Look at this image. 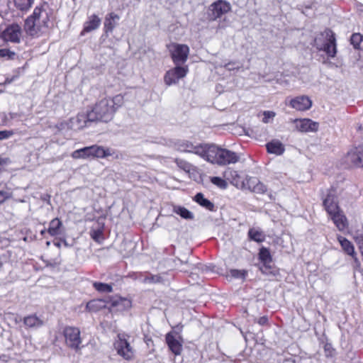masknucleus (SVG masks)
<instances>
[{
  "instance_id": "nucleus-23",
  "label": "nucleus",
  "mask_w": 363,
  "mask_h": 363,
  "mask_svg": "<svg viewBox=\"0 0 363 363\" xmlns=\"http://www.w3.org/2000/svg\"><path fill=\"white\" fill-rule=\"evenodd\" d=\"M247 185L252 191L257 194H263L267 191L266 186L255 177L250 178L247 180Z\"/></svg>"
},
{
  "instance_id": "nucleus-42",
  "label": "nucleus",
  "mask_w": 363,
  "mask_h": 363,
  "mask_svg": "<svg viewBox=\"0 0 363 363\" xmlns=\"http://www.w3.org/2000/svg\"><path fill=\"white\" fill-rule=\"evenodd\" d=\"M263 116L264 117L262 118V122L264 123H269L270 119H273L275 117L276 113L272 111H264L263 112Z\"/></svg>"
},
{
  "instance_id": "nucleus-6",
  "label": "nucleus",
  "mask_w": 363,
  "mask_h": 363,
  "mask_svg": "<svg viewBox=\"0 0 363 363\" xmlns=\"http://www.w3.org/2000/svg\"><path fill=\"white\" fill-rule=\"evenodd\" d=\"M66 345L71 350L78 351L81 349L82 339L78 328L67 326L63 330Z\"/></svg>"
},
{
  "instance_id": "nucleus-53",
  "label": "nucleus",
  "mask_w": 363,
  "mask_h": 363,
  "mask_svg": "<svg viewBox=\"0 0 363 363\" xmlns=\"http://www.w3.org/2000/svg\"><path fill=\"white\" fill-rule=\"evenodd\" d=\"M226 67H228V69H231V67H230V64L225 65Z\"/></svg>"
},
{
  "instance_id": "nucleus-48",
  "label": "nucleus",
  "mask_w": 363,
  "mask_h": 363,
  "mask_svg": "<svg viewBox=\"0 0 363 363\" xmlns=\"http://www.w3.org/2000/svg\"><path fill=\"white\" fill-rule=\"evenodd\" d=\"M56 127L59 130H64L65 128L69 129L68 128V121L60 122L57 124Z\"/></svg>"
},
{
  "instance_id": "nucleus-34",
  "label": "nucleus",
  "mask_w": 363,
  "mask_h": 363,
  "mask_svg": "<svg viewBox=\"0 0 363 363\" xmlns=\"http://www.w3.org/2000/svg\"><path fill=\"white\" fill-rule=\"evenodd\" d=\"M350 43L355 49L363 48V35L360 33H354L350 38Z\"/></svg>"
},
{
  "instance_id": "nucleus-55",
  "label": "nucleus",
  "mask_w": 363,
  "mask_h": 363,
  "mask_svg": "<svg viewBox=\"0 0 363 363\" xmlns=\"http://www.w3.org/2000/svg\"><path fill=\"white\" fill-rule=\"evenodd\" d=\"M327 355H332L331 352H329V353H328V354H327Z\"/></svg>"
},
{
  "instance_id": "nucleus-20",
  "label": "nucleus",
  "mask_w": 363,
  "mask_h": 363,
  "mask_svg": "<svg viewBox=\"0 0 363 363\" xmlns=\"http://www.w3.org/2000/svg\"><path fill=\"white\" fill-rule=\"evenodd\" d=\"M330 217L339 230L343 231L348 227L347 219L342 211Z\"/></svg>"
},
{
  "instance_id": "nucleus-5",
  "label": "nucleus",
  "mask_w": 363,
  "mask_h": 363,
  "mask_svg": "<svg viewBox=\"0 0 363 363\" xmlns=\"http://www.w3.org/2000/svg\"><path fill=\"white\" fill-rule=\"evenodd\" d=\"M110 155L111 153L108 149L96 145L76 150L71 154L72 157L76 160L105 158Z\"/></svg>"
},
{
  "instance_id": "nucleus-36",
  "label": "nucleus",
  "mask_w": 363,
  "mask_h": 363,
  "mask_svg": "<svg viewBox=\"0 0 363 363\" xmlns=\"http://www.w3.org/2000/svg\"><path fill=\"white\" fill-rule=\"evenodd\" d=\"M13 192L11 188L6 186L4 189L0 190V204L12 197Z\"/></svg>"
},
{
  "instance_id": "nucleus-3",
  "label": "nucleus",
  "mask_w": 363,
  "mask_h": 363,
  "mask_svg": "<svg viewBox=\"0 0 363 363\" xmlns=\"http://www.w3.org/2000/svg\"><path fill=\"white\" fill-rule=\"evenodd\" d=\"M240 157L237 153L221 148L215 145L208 144L204 160L210 163L223 166L235 164Z\"/></svg>"
},
{
  "instance_id": "nucleus-33",
  "label": "nucleus",
  "mask_w": 363,
  "mask_h": 363,
  "mask_svg": "<svg viewBox=\"0 0 363 363\" xmlns=\"http://www.w3.org/2000/svg\"><path fill=\"white\" fill-rule=\"evenodd\" d=\"M259 258L264 264L270 263L272 259L269 250L264 247L259 250Z\"/></svg>"
},
{
  "instance_id": "nucleus-38",
  "label": "nucleus",
  "mask_w": 363,
  "mask_h": 363,
  "mask_svg": "<svg viewBox=\"0 0 363 363\" xmlns=\"http://www.w3.org/2000/svg\"><path fill=\"white\" fill-rule=\"evenodd\" d=\"M91 238L96 242L100 243L104 240L102 229H92L90 232Z\"/></svg>"
},
{
  "instance_id": "nucleus-47",
  "label": "nucleus",
  "mask_w": 363,
  "mask_h": 363,
  "mask_svg": "<svg viewBox=\"0 0 363 363\" xmlns=\"http://www.w3.org/2000/svg\"><path fill=\"white\" fill-rule=\"evenodd\" d=\"M13 135L11 130H1L0 131V140L9 138Z\"/></svg>"
},
{
  "instance_id": "nucleus-29",
  "label": "nucleus",
  "mask_w": 363,
  "mask_h": 363,
  "mask_svg": "<svg viewBox=\"0 0 363 363\" xmlns=\"http://www.w3.org/2000/svg\"><path fill=\"white\" fill-rule=\"evenodd\" d=\"M106 306L105 302L101 299H94L86 303V309L89 312H97Z\"/></svg>"
},
{
  "instance_id": "nucleus-40",
  "label": "nucleus",
  "mask_w": 363,
  "mask_h": 363,
  "mask_svg": "<svg viewBox=\"0 0 363 363\" xmlns=\"http://www.w3.org/2000/svg\"><path fill=\"white\" fill-rule=\"evenodd\" d=\"M211 182L214 185L218 186L220 189H225L228 186L226 181L218 177H213L211 178Z\"/></svg>"
},
{
  "instance_id": "nucleus-14",
  "label": "nucleus",
  "mask_w": 363,
  "mask_h": 363,
  "mask_svg": "<svg viewBox=\"0 0 363 363\" xmlns=\"http://www.w3.org/2000/svg\"><path fill=\"white\" fill-rule=\"evenodd\" d=\"M293 123L296 130L301 133H315L319 128V123L309 118L294 119Z\"/></svg>"
},
{
  "instance_id": "nucleus-56",
  "label": "nucleus",
  "mask_w": 363,
  "mask_h": 363,
  "mask_svg": "<svg viewBox=\"0 0 363 363\" xmlns=\"http://www.w3.org/2000/svg\"><path fill=\"white\" fill-rule=\"evenodd\" d=\"M47 245L49 246L50 245V242H47Z\"/></svg>"
},
{
  "instance_id": "nucleus-43",
  "label": "nucleus",
  "mask_w": 363,
  "mask_h": 363,
  "mask_svg": "<svg viewBox=\"0 0 363 363\" xmlns=\"http://www.w3.org/2000/svg\"><path fill=\"white\" fill-rule=\"evenodd\" d=\"M15 56V52L11 51L9 49H0V57H5L7 59H13Z\"/></svg>"
},
{
  "instance_id": "nucleus-19",
  "label": "nucleus",
  "mask_w": 363,
  "mask_h": 363,
  "mask_svg": "<svg viewBox=\"0 0 363 363\" xmlns=\"http://www.w3.org/2000/svg\"><path fill=\"white\" fill-rule=\"evenodd\" d=\"M266 148L269 153L276 155H281L285 151L284 144L279 140H272L266 144Z\"/></svg>"
},
{
  "instance_id": "nucleus-30",
  "label": "nucleus",
  "mask_w": 363,
  "mask_h": 363,
  "mask_svg": "<svg viewBox=\"0 0 363 363\" xmlns=\"http://www.w3.org/2000/svg\"><path fill=\"white\" fill-rule=\"evenodd\" d=\"M197 203H199L201 206L209 210L213 211L214 208L213 203L210 201L208 199L204 198L203 194L201 193H198L194 196V199Z\"/></svg>"
},
{
  "instance_id": "nucleus-17",
  "label": "nucleus",
  "mask_w": 363,
  "mask_h": 363,
  "mask_svg": "<svg viewBox=\"0 0 363 363\" xmlns=\"http://www.w3.org/2000/svg\"><path fill=\"white\" fill-rule=\"evenodd\" d=\"M289 105L297 111H306L311 107L312 101L306 96H300L292 99Z\"/></svg>"
},
{
  "instance_id": "nucleus-7",
  "label": "nucleus",
  "mask_w": 363,
  "mask_h": 363,
  "mask_svg": "<svg viewBox=\"0 0 363 363\" xmlns=\"http://www.w3.org/2000/svg\"><path fill=\"white\" fill-rule=\"evenodd\" d=\"M114 347L118 355L122 357L125 360H132L135 354V351L123 335L119 334L118 335V340H116Z\"/></svg>"
},
{
  "instance_id": "nucleus-1",
  "label": "nucleus",
  "mask_w": 363,
  "mask_h": 363,
  "mask_svg": "<svg viewBox=\"0 0 363 363\" xmlns=\"http://www.w3.org/2000/svg\"><path fill=\"white\" fill-rule=\"evenodd\" d=\"M123 102V96L121 94L99 100L88 111V118L94 122L108 123L113 118L115 113Z\"/></svg>"
},
{
  "instance_id": "nucleus-44",
  "label": "nucleus",
  "mask_w": 363,
  "mask_h": 363,
  "mask_svg": "<svg viewBox=\"0 0 363 363\" xmlns=\"http://www.w3.org/2000/svg\"><path fill=\"white\" fill-rule=\"evenodd\" d=\"M161 277L158 275H150L145 277L143 279V282L147 283H158L160 282Z\"/></svg>"
},
{
  "instance_id": "nucleus-9",
  "label": "nucleus",
  "mask_w": 363,
  "mask_h": 363,
  "mask_svg": "<svg viewBox=\"0 0 363 363\" xmlns=\"http://www.w3.org/2000/svg\"><path fill=\"white\" fill-rule=\"evenodd\" d=\"M188 72L189 68L187 66L182 67L179 65H176L174 68L168 70L165 73L164 77L165 84L167 86H171L178 83L180 79L186 77Z\"/></svg>"
},
{
  "instance_id": "nucleus-10",
  "label": "nucleus",
  "mask_w": 363,
  "mask_h": 363,
  "mask_svg": "<svg viewBox=\"0 0 363 363\" xmlns=\"http://www.w3.org/2000/svg\"><path fill=\"white\" fill-rule=\"evenodd\" d=\"M345 160L351 166L363 168V143L351 148L347 153Z\"/></svg>"
},
{
  "instance_id": "nucleus-12",
  "label": "nucleus",
  "mask_w": 363,
  "mask_h": 363,
  "mask_svg": "<svg viewBox=\"0 0 363 363\" xmlns=\"http://www.w3.org/2000/svg\"><path fill=\"white\" fill-rule=\"evenodd\" d=\"M208 144L194 145L189 141H182L177 144V149L181 152L194 153L204 160Z\"/></svg>"
},
{
  "instance_id": "nucleus-22",
  "label": "nucleus",
  "mask_w": 363,
  "mask_h": 363,
  "mask_svg": "<svg viewBox=\"0 0 363 363\" xmlns=\"http://www.w3.org/2000/svg\"><path fill=\"white\" fill-rule=\"evenodd\" d=\"M166 341L169 348L174 354H180L182 350V345L171 333L167 334Z\"/></svg>"
},
{
  "instance_id": "nucleus-24",
  "label": "nucleus",
  "mask_w": 363,
  "mask_h": 363,
  "mask_svg": "<svg viewBox=\"0 0 363 363\" xmlns=\"http://www.w3.org/2000/svg\"><path fill=\"white\" fill-rule=\"evenodd\" d=\"M337 239L345 253L350 256H354V247L350 240L341 235H338Z\"/></svg>"
},
{
  "instance_id": "nucleus-37",
  "label": "nucleus",
  "mask_w": 363,
  "mask_h": 363,
  "mask_svg": "<svg viewBox=\"0 0 363 363\" xmlns=\"http://www.w3.org/2000/svg\"><path fill=\"white\" fill-rule=\"evenodd\" d=\"M93 285L95 289L98 291L107 293L112 291V286L109 284L101 282H94Z\"/></svg>"
},
{
  "instance_id": "nucleus-15",
  "label": "nucleus",
  "mask_w": 363,
  "mask_h": 363,
  "mask_svg": "<svg viewBox=\"0 0 363 363\" xmlns=\"http://www.w3.org/2000/svg\"><path fill=\"white\" fill-rule=\"evenodd\" d=\"M21 35V28L18 24L9 26L1 33V37L5 41L15 43L20 42Z\"/></svg>"
},
{
  "instance_id": "nucleus-41",
  "label": "nucleus",
  "mask_w": 363,
  "mask_h": 363,
  "mask_svg": "<svg viewBox=\"0 0 363 363\" xmlns=\"http://www.w3.org/2000/svg\"><path fill=\"white\" fill-rule=\"evenodd\" d=\"M230 275L235 279H245L247 271L244 269H230Z\"/></svg>"
},
{
  "instance_id": "nucleus-45",
  "label": "nucleus",
  "mask_w": 363,
  "mask_h": 363,
  "mask_svg": "<svg viewBox=\"0 0 363 363\" xmlns=\"http://www.w3.org/2000/svg\"><path fill=\"white\" fill-rule=\"evenodd\" d=\"M353 259L352 267L354 272H360L361 271V263L357 257V253L355 252L354 256H351Z\"/></svg>"
},
{
  "instance_id": "nucleus-2",
  "label": "nucleus",
  "mask_w": 363,
  "mask_h": 363,
  "mask_svg": "<svg viewBox=\"0 0 363 363\" xmlns=\"http://www.w3.org/2000/svg\"><path fill=\"white\" fill-rule=\"evenodd\" d=\"M51 18L52 11L49 5L44 2L36 6L33 13L27 18L25 30L30 35H38L48 28Z\"/></svg>"
},
{
  "instance_id": "nucleus-51",
  "label": "nucleus",
  "mask_w": 363,
  "mask_h": 363,
  "mask_svg": "<svg viewBox=\"0 0 363 363\" xmlns=\"http://www.w3.org/2000/svg\"><path fill=\"white\" fill-rule=\"evenodd\" d=\"M55 245L59 248L61 247V244L60 242H55Z\"/></svg>"
},
{
  "instance_id": "nucleus-16",
  "label": "nucleus",
  "mask_w": 363,
  "mask_h": 363,
  "mask_svg": "<svg viewBox=\"0 0 363 363\" xmlns=\"http://www.w3.org/2000/svg\"><path fill=\"white\" fill-rule=\"evenodd\" d=\"M91 122L88 118V112L86 113H78L75 117L71 118L68 121V128L78 130L87 126V123Z\"/></svg>"
},
{
  "instance_id": "nucleus-8",
  "label": "nucleus",
  "mask_w": 363,
  "mask_h": 363,
  "mask_svg": "<svg viewBox=\"0 0 363 363\" xmlns=\"http://www.w3.org/2000/svg\"><path fill=\"white\" fill-rule=\"evenodd\" d=\"M169 50L172 60L176 65L183 64L187 60L189 53L188 45L174 43L171 45Z\"/></svg>"
},
{
  "instance_id": "nucleus-26",
  "label": "nucleus",
  "mask_w": 363,
  "mask_h": 363,
  "mask_svg": "<svg viewBox=\"0 0 363 363\" xmlns=\"http://www.w3.org/2000/svg\"><path fill=\"white\" fill-rule=\"evenodd\" d=\"M23 323L28 328H39L43 325V321L35 315H30L24 318Z\"/></svg>"
},
{
  "instance_id": "nucleus-11",
  "label": "nucleus",
  "mask_w": 363,
  "mask_h": 363,
  "mask_svg": "<svg viewBox=\"0 0 363 363\" xmlns=\"http://www.w3.org/2000/svg\"><path fill=\"white\" fill-rule=\"evenodd\" d=\"M231 9L229 2L224 0H218L209 6V16L211 20H216L223 15L228 13Z\"/></svg>"
},
{
  "instance_id": "nucleus-13",
  "label": "nucleus",
  "mask_w": 363,
  "mask_h": 363,
  "mask_svg": "<svg viewBox=\"0 0 363 363\" xmlns=\"http://www.w3.org/2000/svg\"><path fill=\"white\" fill-rule=\"evenodd\" d=\"M323 203L325 210L330 216L341 211L335 190L331 189L328 191L326 197L323 201Z\"/></svg>"
},
{
  "instance_id": "nucleus-46",
  "label": "nucleus",
  "mask_w": 363,
  "mask_h": 363,
  "mask_svg": "<svg viewBox=\"0 0 363 363\" xmlns=\"http://www.w3.org/2000/svg\"><path fill=\"white\" fill-rule=\"evenodd\" d=\"M10 164L11 160L9 157H0V172L4 171Z\"/></svg>"
},
{
  "instance_id": "nucleus-28",
  "label": "nucleus",
  "mask_w": 363,
  "mask_h": 363,
  "mask_svg": "<svg viewBox=\"0 0 363 363\" xmlns=\"http://www.w3.org/2000/svg\"><path fill=\"white\" fill-rule=\"evenodd\" d=\"M248 236L250 240L259 243L264 242L265 240L264 233L259 228H250L248 231Z\"/></svg>"
},
{
  "instance_id": "nucleus-50",
  "label": "nucleus",
  "mask_w": 363,
  "mask_h": 363,
  "mask_svg": "<svg viewBox=\"0 0 363 363\" xmlns=\"http://www.w3.org/2000/svg\"><path fill=\"white\" fill-rule=\"evenodd\" d=\"M46 232H48V230H46V229L45 228V229H43V230H42L40 231V234H41L42 235H45V233Z\"/></svg>"
},
{
  "instance_id": "nucleus-31",
  "label": "nucleus",
  "mask_w": 363,
  "mask_h": 363,
  "mask_svg": "<svg viewBox=\"0 0 363 363\" xmlns=\"http://www.w3.org/2000/svg\"><path fill=\"white\" fill-rule=\"evenodd\" d=\"M35 0H13L16 8L23 12L28 11L34 4Z\"/></svg>"
},
{
  "instance_id": "nucleus-54",
  "label": "nucleus",
  "mask_w": 363,
  "mask_h": 363,
  "mask_svg": "<svg viewBox=\"0 0 363 363\" xmlns=\"http://www.w3.org/2000/svg\"><path fill=\"white\" fill-rule=\"evenodd\" d=\"M64 244L65 246H68V244L67 243L66 240H64Z\"/></svg>"
},
{
  "instance_id": "nucleus-25",
  "label": "nucleus",
  "mask_w": 363,
  "mask_h": 363,
  "mask_svg": "<svg viewBox=\"0 0 363 363\" xmlns=\"http://www.w3.org/2000/svg\"><path fill=\"white\" fill-rule=\"evenodd\" d=\"M173 213L180 216L182 218L186 220H192L194 218V213L189 211L184 206L179 205H174L172 206Z\"/></svg>"
},
{
  "instance_id": "nucleus-4",
  "label": "nucleus",
  "mask_w": 363,
  "mask_h": 363,
  "mask_svg": "<svg viewBox=\"0 0 363 363\" xmlns=\"http://www.w3.org/2000/svg\"><path fill=\"white\" fill-rule=\"evenodd\" d=\"M314 46L319 50L324 51L329 57H335L337 49L335 38L333 31L325 29L318 34L314 40Z\"/></svg>"
},
{
  "instance_id": "nucleus-49",
  "label": "nucleus",
  "mask_w": 363,
  "mask_h": 363,
  "mask_svg": "<svg viewBox=\"0 0 363 363\" xmlns=\"http://www.w3.org/2000/svg\"><path fill=\"white\" fill-rule=\"evenodd\" d=\"M260 325H264L268 323V318L267 316L260 317L257 321Z\"/></svg>"
},
{
  "instance_id": "nucleus-27",
  "label": "nucleus",
  "mask_w": 363,
  "mask_h": 363,
  "mask_svg": "<svg viewBox=\"0 0 363 363\" xmlns=\"http://www.w3.org/2000/svg\"><path fill=\"white\" fill-rule=\"evenodd\" d=\"M62 226V223L60 220L57 218L52 219L49 224L48 233L51 236H55L60 233V229Z\"/></svg>"
},
{
  "instance_id": "nucleus-52",
  "label": "nucleus",
  "mask_w": 363,
  "mask_h": 363,
  "mask_svg": "<svg viewBox=\"0 0 363 363\" xmlns=\"http://www.w3.org/2000/svg\"><path fill=\"white\" fill-rule=\"evenodd\" d=\"M330 345H325V351L330 350Z\"/></svg>"
},
{
  "instance_id": "nucleus-18",
  "label": "nucleus",
  "mask_w": 363,
  "mask_h": 363,
  "mask_svg": "<svg viewBox=\"0 0 363 363\" xmlns=\"http://www.w3.org/2000/svg\"><path fill=\"white\" fill-rule=\"evenodd\" d=\"M101 22V18L98 17V16L95 14L90 16L88 21H86L84 24L82 35L97 29L99 27Z\"/></svg>"
},
{
  "instance_id": "nucleus-21",
  "label": "nucleus",
  "mask_w": 363,
  "mask_h": 363,
  "mask_svg": "<svg viewBox=\"0 0 363 363\" xmlns=\"http://www.w3.org/2000/svg\"><path fill=\"white\" fill-rule=\"evenodd\" d=\"M120 16L115 13H110L106 15L104 20V30L106 33H112L117 22L119 21Z\"/></svg>"
},
{
  "instance_id": "nucleus-32",
  "label": "nucleus",
  "mask_w": 363,
  "mask_h": 363,
  "mask_svg": "<svg viewBox=\"0 0 363 363\" xmlns=\"http://www.w3.org/2000/svg\"><path fill=\"white\" fill-rule=\"evenodd\" d=\"M113 306H116L118 310H127L131 308V301L125 298H118L113 303Z\"/></svg>"
},
{
  "instance_id": "nucleus-39",
  "label": "nucleus",
  "mask_w": 363,
  "mask_h": 363,
  "mask_svg": "<svg viewBox=\"0 0 363 363\" xmlns=\"http://www.w3.org/2000/svg\"><path fill=\"white\" fill-rule=\"evenodd\" d=\"M175 162L177 166L186 172H190L193 169V166L185 160L177 159Z\"/></svg>"
},
{
  "instance_id": "nucleus-35",
  "label": "nucleus",
  "mask_w": 363,
  "mask_h": 363,
  "mask_svg": "<svg viewBox=\"0 0 363 363\" xmlns=\"http://www.w3.org/2000/svg\"><path fill=\"white\" fill-rule=\"evenodd\" d=\"M223 177H225V179L229 180L231 183L237 182L238 179H239L238 172L230 168L227 169L224 172Z\"/></svg>"
}]
</instances>
